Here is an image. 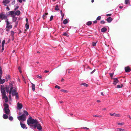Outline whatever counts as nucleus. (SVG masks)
I'll use <instances>...</instances> for the list:
<instances>
[{
  "label": "nucleus",
  "instance_id": "1",
  "mask_svg": "<svg viewBox=\"0 0 131 131\" xmlns=\"http://www.w3.org/2000/svg\"><path fill=\"white\" fill-rule=\"evenodd\" d=\"M11 93L12 96H15L16 99H19V96L18 93L16 92V89L15 88L13 87H11L10 88L9 94Z\"/></svg>",
  "mask_w": 131,
  "mask_h": 131
},
{
  "label": "nucleus",
  "instance_id": "2",
  "mask_svg": "<svg viewBox=\"0 0 131 131\" xmlns=\"http://www.w3.org/2000/svg\"><path fill=\"white\" fill-rule=\"evenodd\" d=\"M27 122L28 125L29 126H31V124L38 123V121L37 120L32 119L31 116L28 118L27 120Z\"/></svg>",
  "mask_w": 131,
  "mask_h": 131
},
{
  "label": "nucleus",
  "instance_id": "3",
  "mask_svg": "<svg viewBox=\"0 0 131 131\" xmlns=\"http://www.w3.org/2000/svg\"><path fill=\"white\" fill-rule=\"evenodd\" d=\"M18 119L20 121V123L23 122L26 120V117L25 114H23L22 115L17 117Z\"/></svg>",
  "mask_w": 131,
  "mask_h": 131
},
{
  "label": "nucleus",
  "instance_id": "4",
  "mask_svg": "<svg viewBox=\"0 0 131 131\" xmlns=\"http://www.w3.org/2000/svg\"><path fill=\"white\" fill-rule=\"evenodd\" d=\"M15 12L13 11L8 12L6 14V15L7 16H10L13 17L15 16Z\"/></svg>",
  "mask_w": 131,
  "mask_h": 131
},
{
  "label": "nucleus",
  "instance_id": "5",
  "mask_svg": "<svg viewBox=\"0 0 131 131\" xmlns=\"http://www.w3.org/2000/svg\"><path fill=\"white\" fill-rule=\"evenodd\" d=\"M5 21L6 23V28L8 29L11 28H12V26L10 25V23L8 21V19H6Z\"/></svg>",
  "mask_w": 131,
  "mask_h": 131
},
{
  "label": "nucleus",
  "instance_id": "6",
  "mask_svg": "<svg viewBox=\"0 0 131 131\" xmlns=\"http://www.w3.org/2000/svg\"><path fill=\"white\" fill-rule=\"evenodd\" d=\"M7 16L3 14V12H2L0 14V19L2 20L5 19L7 18Z\"/></svg>",
  "mask_w": 131,
  "mask_h": 131
},
{
  "label": "nucleus",
  "instance_id": "7",
  "mask_svg": "<svg viewBox=\"0 0 131 131\" xmlns=\"http://www.w3.org/2000/svg\"><path fill=\"white\" fill-rule=\"evenodd\" d=\"M3 110L6 114L9 115H10V111L9 108L3 109Z\"/></svg>",
  "mask_w": 131,
  "mask_h": 131
},
{
  "label": "nucleus",
  "instance_id": "8",
  "mask_svg": "<svg viewBox=\"0 0 131 131\" xmlns=\"http://www.w3.org/2000/svg\"><path fill=\"white\" fill-rule=\"evenodd\" d=\"M9 0H3L2 3L4 6H7V4L9 3Z\"/></svg>",
  "mask_w": 131,
  "mask_h": 131
},
{
  "label": "nucleus",
  "instance_id": "9",
  "mask_svg": "<svg viewBox=\"0 0 131 131\" xmlns=\"http://www.w3.org/2000/svg\"><path fill=\"white\" fill-rule=\"evenodd\" d=\"M20 123L21 126L22 128L23 129H27V128L26 127L25 124H23L21 122H20Z\"/></svg>",
  "mask_w": 131,
  "mask_h": 131
},
{
  "label": "nucleus",
  "instance_id": "10",
  "mask_svg": "<svg viewBox=\"0 0 131 131\" xmlns=\"http://www.w3.org/2000/svg\"><path fill=\"white\" fill-rule=\"evenodd\" d=\"M2 98L4 100L5 102L7 103L8 101V98L6 96V95L2 96Z\"/></svg>",
  "mask_w": 131,
  "mask_h": 131
},
{
  "label": "nucleus",
  "instance_id": "11",
  "mask_svg": "<svg viewBox=\"0 0 131 131\" xmlns=\"http://www.w3.org/2000/svg\"><path fill=\"white\" fill-rule=\"evenodd\" d=\"M17 107L19 110L21 109L23 107V105L21 103H20L18 102L17 104Z\"/></svg>",
  "mask_w": 131,
  "mask_h": 131
},
{
  "label": "nucleus",
  "instance_id": "12",
  "mask_svg": "<svg viewBox=\"0 0 131 131\" xmlns=\"http://www.w3.org/2000/svg\"><path fill=\"white\" fill-rule=\"evenodd\" d=\"M110 114L111 116H113L116 117H120V115L119 114H116L115 113L113 114L110 113Z\"/></svg>",
  "mask_w": 131,
  "mask_h": 131
},
{
  "label": "nucleus",
  "instance_id": "13",
  "mask_svg": "<svg viewBox=\"0 0 131 131\" xmlns=\"http://www.w3.org/2000/svg\"><path fill=\"white\" fill-rule=\"evenodd\" d=\"M1 91L2 93V96L6 95L5 91L4 89H1Z\"/></svg>",
  "mask_w": 131,
  "mask_h": 131
},
{
  "label": "nucleus",
  "instance_id": "14",
  "mask_svg": "<svg viewBox=\"0 0 131 131\" xmlns=\"http://www.w3.org/2000/svg\"><path fill=\"white\" fill-rule=\"evenodd\" d=\"M114 81L113 84L114 85H116L117 83L118 82V81L117 78H114Z\"/></svg>",
  "mask_w": 131,
  "mask_h": 131
},
{
  "label": "nucleus",
  "instance_id": "15",
  "mask_svg": "<svg viewBox=\"0 0 131 131\" xmlns=\"http://www.w3.org/2000/svg\"><path fill=\"white\" fill-rule=\"evenodd\" d=\"M125 69L126 72H129L131 71L129 67H125Z\"/></svg>",
  "mask_w": 131,
  "mask_h": 131
},
{
  "label": "nucleus",
  "instance_id": "16",
  "mask_svg": "<svg viewBox=\"0 0 131 131\" xmlns=\"http://www.w3.org/2000/svg\"><path fill=\"white\" fill-rule=\"evenodd\" d=\"M112 18L110 17H109L107 18L106 19V21L108 23H110L112 21Z\"/></svg>",
  "mask_w": 131,
  "mask_h": 131
},
{
  "label": "nucleus",
  "instance_id": "17",
  "mask_svg": "<svg viewBox=\"0 0 131 131\" xmlns=\"http://www.w3.org/2000/svg\"><path fill=\"white\" fill-rule=\"evenodd\" d=\"M4 108L3 109L9 108V106L8 104L7 103H4Z\"/></svg>",
  "mask_w": 131,
  "mask_h": 131
},
{
  "label": "nucleus",
  "instance_id": "18",
  "mask_svg": "<svg viewBox=\"0 0 131 131\" xmlns=\"http://www.w3.org/2000/svg\"><path fill=\"white\" fill-rule=\"evenodd\" d=\"M37 129L39 130H41L42 129V128L41 126L39 124L37 123Z\"/></svg>",
  "mask_w": 131,
  "mask_h": 131
},
{
  "label": "nucleus",
  "instance_id": "19",
  "mask_svg": "<svg viewBox=\"0 0 131 131\" xmlns=\"http://www.w3.org/2000/svg\"><path fill=\"white\" fill-rule=\"evenodd\" d=\"M3 118L5 119H7L8 118V116L7 114H4L3 115Z\"/></svg>",
  "mask_w": 131,
  "mask_h": 131
},
{
  "label": "nucleus",
  "instance_id": "20",
  "mask_svg": "<svg viewBox=\"0 0 131 131\" xmlns=\"http://www.w3.org/2000/svg\"><path fill=\"white\" fill-rule=\"evenodd\" d=\"M20 14V11L19 10H17L15 12V15L17 16H19Z\"/></svg>",
  "mask_w": 131,
  "mask_h": 131
},
{
  "label": "nucleus",
  "instance_id": "21",
  "mask_svg": "<svg viewBox=\"0 0 131 131\" xmlns=\"http://www.w3.org/2000/svg\"><path fill=\"white\" fill-rule=\"evenodd\" d=\"M12 21H13L14 22H15L17 21V17H15V16H14L12 17Z\"/></svg>",
  "mask_w": 131,
  "mask_h": 131
},
{
  "label": "nucleus",
  "instance_id": "22",
  "mask_svg": "<svg viewBox=\"0 0 131 131\" xmlns=\"http://www.w3.org/2000/svg\"><path fill=\"white\" fill-rule=\"evenodd\" d=\"M107 30V28L105 27H103L101 29V31L102 32H106Z\"/></svg>",
  "mask_w": 131,
  "mask_h": 131
},
{
  "label": "nucleus",
  "instance_id": "23",
  "mask_svg": "<svg viewBox=\"0 0 131 131\" xmlns=\"http://www.w3.org/2000/svg\"><path fill=\"white\" fill-rule=\"evenodd\" d=\"M31 83V84H32L31 87H32V90L33 91H34L35 90V84H33L32 83Z\"/></svg>",
  "mask_w": 131,
  "mask_h": 131
},
{
  "label": "nucleus",
  "instance_id": "24",
  "mask_svg": "<svg viewBox=\"0 0 131 131\" xmlns=\"http://www.w3.org/2000/svg\"><path fill=\"white\" fill-rule=\"evenodd\" d=\"M5 81V80L4 79H2L1 78L0 81V84H2L4 83Z\"/></svg>",
  "mask_w": 131,
  "mask_h": 131
},
{
  "label": "nucleus",
  "instance_id": "25",
  "mask_svg": "<svg viewBox=\"0 0 131 131\" xmlns=\"http://www.w3.org/2000/svg\"><path fill=\"white\" fill-rule=\"evenodd\" d=\"M92 24V22L91 21H89L86 23V25L89 26L91 25Z\"/></svg>",
  "mask_w": 131,
  "mask_h": 131
},
{
  "label": "nucleus",
  "instance_id": "26",
  "mask_svg": "<svg viewBox=\"0 0 131 131\" xmlns=\"http://www.w3.org/2000/svg\"><path fill=\"white\" fill-rule=\"evenodd\" d=\"M68 22V20L67 19H64L63 21V23L64 24H67Z\"/></svg>",
  "mask_w": 131,
  "mask_h": 131
},
{
  "label": "nucleus",
  "instance_id": "27",
  "mask_svg": "<svg viewBox=\"0 0 131 131\" xmlns=\"http://www.w3.org/2000/svg\"><path fill=\"white\" fill-rule=\"evenodd\" d=\"M24 112V113L23 114H25V116H28L29 115V114L28 112L24 110L23 111Z\"/></svg>",
  "mask_w": 131,
  "mask_h": 131
},
{
  "label": "nucleus",
  "instance_id": "28",
  "mask_svg": "<svg viewBox=\"0 0 131 131\" xmlns=\"http://www.w3.org/2000/svg\"><path fill=\"white\" fill-rule=\"evenodd\" d=\"M25 27L27 29H28L29 28L28 23H26L25 25Z\"/></svg>",
  "mask_w": 131,
  "mask_h": 131
},
{
  "label": "nucleus",
  "instance_id": "29",
  "mask_svg": "<svg viewBox=\"0 0 131 131\" xmlns=\"http://www.w3.org/2000/svg\"><path fill=\"white\" fill-rule=\"evenodd\" d=\"M8 119L9 120L12 121L13 120V117L11 116H9L8 117Z\"/></svg>",
  "mask_w": 131,
  "mask_h": 131
},
{
  "label": "nucleus",
  "instance_id": "30",
  "mask_svg": "<svg viewBox=\"0 0 131 131\" xmlns=\"http://www.w3.org/2000/svg\"><path fill=\"white\" fill-rule=\"evenodd\" d=\"M54 9L56 10H59L58 8V5H56V6L54 8Z\"/></svg>",
  "mask_w": 131,
  "mask_h": 131
},
{
  "label": "nucleus",
  "instance_id": "31",
  "mask_svg": "<svg viewBox=\"0 0 131 131\" xmlns=\"http://www.w3.org/2000/svg\"><path fill=\"white\" fill-rule=\"evenodd\" d=\"M80 85H84L86 87H87L88 86V85L87 84H86L85 83H83L81 84H80Z\"/></svg>",
  "mask_w": 131,
  "mask_h": 131
},
{
  "label": "nucleus",
  "instance_id": "32",
  "mask_svg": "<svg viewBox=\"0 0 131 131\" xmlns=\"http://www.w3.org/2000/svg\"><path fill=\"white\" fill-rule=\"evenodd\" d=\"M117 130L119 131H125V130L124 129H121V128H118L117 129Z\"/></svg>",
  "mask_w": 131,
  "mask_h": 131
},
{
  "label": "nucleus",
  "instance_id": "33",
  "mask_svg": "<svg viewBox=\"0 0 131 131\" xmlns=\"http://www.w3.org/2000/svg\"><path fill=\"white\" fill-rule=\"evenodd\" d=\"M6 91L7 93H9V94L10 89H9V87L8 88H6Z\"/></svg>",
  "mask_w": 131,
  "mask_h": 131
},
{
  "label": "nucleus",
  "instance_id": "34",
  "mask_svg": "<svg viewBox=\"0 0 131 131\" xmlns=\"http://www.w3.org/2000/svg\"><path fill=\"white\" fill-rule=\"evenodd\" d=\"M63 35H64V36H66L67 37H68L69 36L68 35L66 32L63 33Z\"/></svg>",
  "mask_w": 131,
  "mask_h": 131
},
{
  "label": "nucleus",
  "instance_id": "35",
  "mask_svg": "<svg viewBox=\"0 0 131 131\" xmlns=\"http://www.w3.org/2000/svg\"><path fill=\"white\" fill-rule=\"evenodd\" d=\"M125 4H127L129 3V0H125Z\"/></svg>",
  "mask_w": 131,
  "mask_h": 131
},
{
  "label": "nucleus",
  "instance_id": "36",
  "mask_svg": "<svg viewBox=\"0 0 131 131\" xmlns=\"http://www.w3.org/2000/svg\"><path fill=\"white\" fill-rule=\"evenodd\" d=\"M18 24V21H17L16 22H15V27H16L17 26Z\"/></svg>",
  "mask_w": 131,
  "mask_h": 131
},
{
  "label": "nucleus",
  "instance_id": "37",
  "mask_svg": "<svg viewBox=\"0 0 131 131\" xmlns=\"http://www.w3.org/2000/svg\"><path fill=\"white\" fill-rule=\"evenodd\" d=\"M2 70L1 67L0 66V75H2Z\"/></svg>",
  "mask_w": 131,
  "mask_h": 131
},
{
  "label": "nucleus",
  "instance_id": "38",
  "mask_svg": "<svg viewBox=\"0 0 131 131\" xmlns=\"http://www.w3.org/2000/svg\"><path fill=\"white\" fill-rule=\"evenodd\" d=\"M124 124V123H118V125H123Z\"/></svg>",
  "mask_w": 131,
  "mask_h": 131
},
{
  "label": "nucleus",
  "instance_id": "39",
  "mask_svg": "<svg viewBox=\"0 0 131 131\" xmlns=\"http://www.w3.org/2000/svg\"><path fill=\"white\" fill-rule=\"evenodd\" d=\"M61 91L63 92H64V93H66L67 92V91L64 90L63 89H61Z\"/></svg>",
  "mask_w": 131,
  "mask_h": 131
},
{
  "label": "nucleus",
  "instance_id": "40",
  "mask_svg": "<svg viewBox=\"0 0 131 131\" xmlns=\"http://www.w3.org/2000/svg\"><path fill=\"white\" fill-rule=\"evenodd\" d=\"M61 15L62 16V18H61L62 20L63 18L64 17V13H62L61 14Z\"/></svg>",
  "mask_w": 131,
  "mask_h": 131
},
{
  "label": "nucleus",
  "instance_id": "41",
  "mask_svg": "<svg viewBox=\"0 0 131 131\" xmlns=\"http://www.w3.org/2000/svg\"><path fill=\"white\" fill-rule=\"evenodd\" d=\"M97 42V41H96V42H93L92 43V45L94 46H95L96 45V44Z\"/></svg>",
  "mask_w": 131,
  "mask_h": 131
},
{
  "label": "nucleus",
  "instance_id": "42",
  "mask_svg": "<svg viewBox=\"0 0 131 131\" xmlns=\"http://www.w3.org/2000/svg\"><path fill=\"white\" fill-rule=\"evenodd\" d=\"M55 88H57L58 89H60V87L59 86L57 85H56L55 86Z\"/></svg>",
  "mask_w": 131,
  "mask_h": 131
},
{
  "label": "nucleus",
  "instance_id": "43",
  "mask_svg": "<svg viewBox=\"0 0 131 131\" xmlns=\"http://www.w3.org/2000/svg\"><path fill=\"white\" fill-rule=\"evenodd\" d=\"M101 19V17L100 16H99L97 18L96 20H100Z\"/></svg>",
  "mask_w": 131,
  "mask_h": 131
},
{
  "label": "nucleus",
  "instance_id": "44",
  "mask_svg": "<svg viewBox=\"0 0 131 131\" xmlns=\"http://www.w3.org/2000/svg\"><path fill=\"white\" fill-rule=\"evenodd\" d=\"M53 15H51V16L50 18V21H51V20H52V19H53Z\"/></svg>",
  "mask_w": 131,
  "mask_h": 131
},
{
  "label": "nucleus",
  "instance_id": "45",
  "mask_svg": "<svg viewBox=\"0 0 131 131\" xmlns=\"http://www.w3.org/2000/svg\"><path fill=\"white\" fill-rule=\"evenodd\" d=\"M100 23L101 24H104L105 23V22L104 20H101Z\"/></svg>",
  "mask_w": 131,
  "mask_h": 131
},
{
  "label": "nucleus",
  "instance_id": "46",
  "mask_svg": "<svg viewBox=\"0 0 131 131\" xmlns=\"http://www.w3.org/2000/svg\"><path fill=\"white\" fill-rule=\"evenodd\" d=\"M37 78L39 79H41L42 78V77L41 76H39V75H37Z\"/></svg>",
  "mask_w": 131,
  "mask_h": 131
},
{
  "label": "nucleus",
  "instance_id": "47",
  "mask_svg": "<svg viewBox=\"0 0 131 131\" xmlns=\"http://www.w3.org/2000/svg\"><path fill=\"white\" fill-rule=\"evenodd\" d=\"M38 123H35L36 124L34 126V128H36V127H37V124Z\"/></svg>",
  "mask_w": 131,
  "mask_h": 131
},
{
  "label": "nucleus",
  "instance_id": "48",
  "mask_svg": "<svg viewBox=\"0 0 131 131\" xmlns=\"http://www.w3.org/2000/svg\"><path fill=\"white\" fill-rule=\"evenodd\" d=\"M122 87L120 85H118L117 86V88H120Z\"/></svg>",
  "mask_w": 131,
  "mask_h": 131
},
{
  "label": "nucleus",
  "instance_id": "49",
  "mask_svg": "<svg viewBox=\"0 0 131 131\" xmlns=\"http://www.w3.org/2000/svg\"><path fill=\"white\" fill-rule=\"evenodd\" d=\"M6 9L7 10V11H9V10H10V9L9 8V7L8 6H7L6 7Z\"/></svg>",
  "mask_w": 131,
  "mask_h": 131
},
{
  "label": "nucleus",
  "instance_id": "50",
  "mask_svg": "<svg viewBox=\"0 0 131 131\" xmlns=\"http://www.w3.org/2000/svg\"><path fill=\"white\" fill-rule=\"evenodd\" d=\"M4 86L3 85H1V89H4Z\"/></svg>",
  "mask_w": 131,
  "mask_h": 131
},
{
  "label": "nucleus",
  "instance_id": "51",
  "mask_svg": "<svg viewBox=\"0 0 131 131\" xmlns=\"http://www.w3.org/2000/svg\"><path fill=\"white\" fill-rule=\"evenodd\" d=\"M94 117H101V116L100 115H94L93 116Z\"/></svg>",
  "mask_w": 131,
  "mask_h": 131
},
{
  "label": "nucleus",
  "instance_id": "52",
  "mask_svg": "<svg viewBox=\"0 0 131 131\" xmlns=\"http://www.w3.org/2000/svg\"><path fill=\"white\" fill-rule=\"evenodd\" d=\"M95 70H96L95 69H94L92 72H91L90 73L91 74H92L95 71Z\"/></svg>",
  "mask_w": 131,
  "mask_h": 131
},
{
  "label": "nucleus",
  "instance_id": "53",
  "mask_svg": "<svg viewBox=\"0 0 131 131\" xmlns=\"http://www.w3.org/2000/svg\"><path fill=\"white\" fill-rule=\"evenodd\" d=\"M11 3L12 5L14 4L15 3V0L13 1Z\"/></svg>",
  "mask_w": 131,
  "mask_h": 131
},
{
  "label": "nucleus",
  "instance_id": "54",
  "mask_svg": "<svg viewBox=\"0 0 131 131\" xmlns=\"http://www.w3.org/2000/svg\"><path fill=\"white\" fill-rule=\"evenodd\" d=\"M5 40H3V41H2V44H4L5 43Z\"/></svg>",
  "mask_w": 131,
  "mask_h": 131
},
{
  "label": "nucleus",
  "instance_id": "55",
  "mask_svg": "<svg viewBox=\"0 0 131 131\" xmlns=\"http://www.w3.org/2000/svg\"><path fill=\"white\" fill-rule=\"evenodd\" d=\"M18 8H19L18 6H17L15 8L14 10L15 11L17 9H18Z\"/></svg>",
  "mask_w": 131,
  "mask_h": 131
},
{
  "label": "nucleus",
  "instance_id": "56",
  "mask_svg": "<svg viewBox=\"0 0 131 131\" xmlns=\"http://www.w3.org/2000/svg\"><path fill=\"white\" fill-rule=\"evenodd\" d=\"M97 23V21L96 20H95L94 21H93V23L94 24H96Z\"/></svg>",
  "mask_w": 131,
  "mask_h": 131
},
{
  "label": "nucleus",
  "instance_id": "57",
  "mask_svg": "<svg viewBox=\"0 0 131 131\" xmlns=\"http://www.w3.org/2000/svg\"><path fill=\"white\" fill-rule=\"evenodd\" d=\"M113 73H110V75L111 77H112L113 76Z\"/></svg>",
  "mask_w": 131,
  "mask_h": 131
},
{
  "label": "nucleus",
  "instance_id": "58",
  "mask_svg": "<svg viewBox=\"0 0 131 131\" xmlns=\"http://www.w3.org/2000/svg\"><path fill=\"white\" fill-rule=\"evenodd\" d=\"M11 34L13 35H14V32L13 31H11Z\"/></svg>",
  "mask_w": 131,
  "mask_h": 131
},
{
  "label": "nucleus",
  "instance_id": "59",
  "mask_svg": "<svg viewBox=\"0 0 131 131\" xmlns=\"http://www.w3.org/2000/svg\"><path fill=\"white\" fill-rule=\"evenodd\" d=\"M111 15H112L111 14H106V16H110Z\"/></svg>",
  "mask_w": 131,
  "mask_h": 131
},
{
  "label": "nucleus",
  "instance_id": "60",
  "mask_svg": "<svg viewBox=\"0 0 131 131\" xmlns=\"http://www.w3.org/2000/svg\"><path fill=\"white\" fill-rule=\"evenodd\" d=\"M26 23H28V19L27 18H26Z\"/></svg>",
  "mask_w": 131,
  "mask_h": 131
},
{
  "label": "nucleus",
  "instance_id": "61",
  "mask_svg": "<svg viewBox=\"0 0 131 131\" xmlns=\"http://www.w3.org/2000/svg\"><path fill=\"white\" fill-rule=\"evenodd\" d=\"M18 1L20 3L22 2V0H18Z\"/></svg>",
  "mask_w": 131,
  "mask_h": 131
},
{
  "label": "nucleus",
  "instance_id": "62",
  "mask_svg": "<svg viewBox=\"0 0 131 131\" xmlns=\"http://www.w3.org/2000/svg\"><path fill=\"white\" fill-rule=\"evenodd\" d=\"M83 128L84 129H89V128L86 127H83L82 128Z\"/></svg>",
  "mask_w": 131,
  "mask_h": 131
},
{
  "label": "nucleus",
  "instance_id": "63",
  "mask_svg": "<svg viewBox=\"0 0 131 131\" xmlns=\"http://www.w3.org/2000/svg\"><path fill=\"white\" fill-rule=\"evenodd\" d=\"M119 8L120 9H122L123 8V7L122 6H119Z\"/></svg>",
  "mask_w": 131,
  "mask_h": 131
},
{
  "label": "nucleus",
  "instance_id": "64",
  "mask_svg": "<svg viewBox=\"0 0 131 131\" xmlns=\"http://www.w3.org/2000/svg\"><path fill=\"white\" fill-rule=\"evenodd\" d=\"M49 71H47V70H45L44 71V72L45 73H47L48 72H49Z\"/></svg>",
  "mask_w": 131,
  "mask_h": 131
}]
</instances>
